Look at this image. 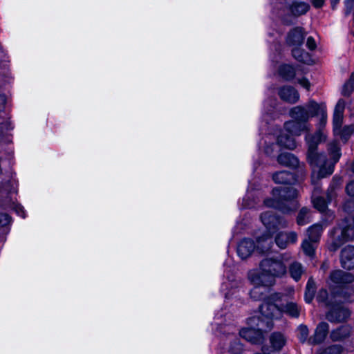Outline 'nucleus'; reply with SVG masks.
<instances>
[{"label":"nucleus","mask_w":354,"mask_h":354,"mask_svg":"<svg viewBox=\"0 0 354 354\" xmlns=\"http://www.w3.org/2000/svg\"><path fill=\"white\" fill-rule=\"evenodd\" d=\"M261 220L267 232L257 239V245L250 239L241 240L237 246V254L241 259L250 257L257 248L261 253L269 252L273 243L272 234L279 229L288 226L287 221L272 212H266L261 215Z\"/></svg>","instance_id":"obj_1"},{"label":"nucleus","mask_w":354,"mask_h":354,"mask_svg":"<svg viewBox=\"0 0 354 354\" xmlns=\"http://www.w3.org/2000/svg\"><path fill=\"white\" fill-rule=\"evenodd\" d=\"M284 255L262 259L258 268L250 270L247 278L250 283L272 287L276 283L277 278H281L287 272L283 262Z\"/></svg>","instance_id":"obj_2"},{"label":"nucleus","mask_w":354,"mask_h":354,"mask_svg":"<svg viewBox=\"0 0 354 354\" xmlns=\"http://www.w3.org/2000/svg\"><path fill=\"white\" fill-rule=\"evenodd\" d=\"M232 317L231 313H224L223 309L214 317L212 326H216V332L220 335L221 354H241L243 351L242 344L235 335L237 329L234 325L226 323Z\"/></svg>","instance_id":"obj_3"},{"label":"nucleus","mask_w":354,"mask_h":354,"mask_svg":"<svg viewBox=\"0 0 354 354\" xmlns=\"http://www.w3.org/2000/svg\"><path fill=\"white\" fill-rule=\"evenodd\" d=\"M353 205V201L344 204L346 217L328 233L327 247L331 252L337 251L343 244L354 238V208L351 209Z\"/></svg>","instance_id":"obj_4"},{"label":"nucleus","mask_w":354,"mask_h":354,"mask_svg":"<svg viewBox=\"0 0 354 354\" xmlns=\"http://www.w3.org/2000/svg\"><path fill=\"white\" fill-rule=\"evenodd\" d=\"M281 296L280 293L274 292L266 298L259 307L261 315L272 322L275 319H281L283 314L293 318L299 317L301 307L296 303L287 302L281 307L276 304L281 299Z\"/></svg>","instance_id":"obj_5"},{"label":"nucleus","mask_w":354,"mask_h":354,"mask_svg":"<svg viewBox=\"0 0 354 354\" xmlns=\"http://www.w3.org/2000/svg\"><path fill=\"white\" fill-rule=\"evenodd\" d=\"M326 124H321V120L317 124V129L315 133H307L305 136V140L308 147L307 160L313 169L312 182L315 183L316 167L319 163L326 161V156L323 153L317 151L319 143L324 142L326 139V134L324 131Z\"/></svg>","instance_id":"obj_6"},{"label":"nucleus","mask_w":354,"mask_h":354,"mask_svg":"<svg viewBox=\"0 0 354 354\" xmlns=\"http://www.w3.org/2000/svg\"><path fill=\"white\" fill-rule=\"evenodd\" d=\"M297 191L292 187L288 186L272 189L274 198H268L264 201L267 207L279 209L283 212L295 210L297 207V203L295 199L297 196Z\"/></svg>","instance_id":"obj_7"},{"label":"nucleus","mask_w":354,"mask_h":354,"mask_svg":"<svg viewBox=\"0 0 354 354\" xmlns=\"http://www.w3.org/2000/svg\"><path fill=\"white\" fill-rule=\"evenodd\" d=\"M252 317L248 319V327L242 328L239 334L241 337L253 344H260L263 339V332L271 330L274 324L261 315Z\"/></svg>","instance_id":"obj_8"},{"label":"nucleus","mask_w":354,"mask_h":354,"mask_svg":"<svg viewBox=\"0 0 354 354\" xmlns=\"http://www.w3.org/2000/svg\"><path fill=\"white\" fill-rule=\"evenodd\" d=\"M309 9L310 5L308 3L296 0H280L273 6V12L286 24L292 23L291 16H301Z\"/></svg>","instance_id":"obj_9"},{"label":"nucleus","mask_w":354,"mask_h":354,"mask_svg":"<svg viewBox=\"0 0 354 354\" xmlns=\"http://www.w3.org/2000/svg\"><path fill=\"white\" fill-rule=\"evenodd\" d=\"M319 116L321 124H326V106L324 104H318L313 100L304 106H297L290 110V116L295 120L308 122L310 118Z\"/></svg>","instance_id":"obj_10"},{"label":"nucleus","mask_w":354,"mask_h":354,"mask_svg":"<svg viewBox=\"0 0 354 354\" xmlns=\"http://www.w3.org/2000/svg\"><path fill=\"white\" fill-rule=\"evenodd\" d=\"M328 150L331 156L332 160H328L326 158L325 162L319 163V165L316 167L315 175L317 179L326 178L331 175L334 171L335 165L341 157L340 147L336 141L329 144Z\"/></svg>","instance_id":"obj_11"},{"label":"nucleus","mask_w":354,"mask_h":354,"mask_svg":"<svg viewBox=\"0 0 354 354\" xmlns=\"http://www.w3.org/2000/svg\"><path fill=\"white\" fill-rule=\"evenodd\" d=\"M234 268L228 266L224 272V279L221 284V291L223 292L226 299L238 292L241 281L234 275Z\"/></svg>","instance_id":"obj_12"},{"label":"nucleus","mask_w":354,"mask_h":354,"mask_svg":"<svg viewBox=\"0 0 354 354\" xmlns=\"http://www.w3.org/2000/svg\"><path fill=\"white\" fill-rule=\"evenodd\" d=\"M353 281L354 277L352 274L338 270L330 274L328 283L335 294H341L335 289H344L346 285L352 283Z\"/></svg>","instance_id":"obj_13"},{"label":"nucleus","mask_w":354,"mask_h":354,"mask_svg":"<svg viewBox=\"0 0 354 354\" xmlns=\"http://www.w3.org/2000/svg\"><path fill=\"white\" fill-rule=\"evenodd\" d=\"M350 315V311L342 304L338 303L331 307L326 317L330 322L338 323L346 321Z\"/></svg>","instance_id":"obj_14"},{"label":"nucleus","mask_w":354,"mask_h":354,"mask_svg":"<svg viewBox=\"0 0 354 354\" xmlns=\"http://www.w3.org/2000/svg\"><path fill=\"white\" fill-rule=\"evenodd\" d=\"M284 129L292 136H299L304 131L308 132L310 125L308 122H301L292 119L285 122Z\"/></svg>","instance_id":"obj_15"},{"label":"nucleus","mask_w":354,"mask_h":354,"mask_svg":"<svg viewBox=\"0 0 354 354\" xmlns=\"http://www.w3.org/2000/svg\"><path fill=\"white\" fill-rule=\"evenodd\" d=\"M345 109V101L342 99L338 100L334 110L333 124V133L337 135L340 132L344 118V111Z\"/></svg>","instance_id":"obj_16"},{"label":"nucleus","mask_w":354,"mask_h":354,"mask_svg":"<svg viewBox=\"0 0 354 354\" xmlns=\"http://www.w3.org/2000/svg\"><path fill=\"white\" fill-rule=\"evenodd\" d=\"M297 241V234L295 232H280L274 238L276 245L280 249H285L290 243H295Z\"/></svg>","instance_id":"obj_17"},{"label":"nucleus","mask_w":354,"mask_h":354,"mask_svg":"<svg viewBox=\"0 0 354 354\" xmlns=\"http://www.w3.org/2000/svg\"><path fill=\"white\" fill-rule=\"evenodd\" d=\"M329 332V325L325 322H320L315 330L314 335L309 339L311 344H319L322 343Z\"/></svg>","instance_id":"obj_18"},{"label":"nucleus","mask_w":354,"mask_h":354,"mask_svg":"<svg viewBox=\"0 0 354 354\" xmlns=\"http://www.w3.org/2000/svg\"><path fill=\"white\" fill-rule=\"evenodd\" d=\"M340 261L342 266L348 270L354 268V247L348 245L341 252Z\"/></svg>","instance_id":"obj_19"},{"label":"nucleus","mask_w":354,"mask_h":354,"mask_svg":"<svg viewBox=\"0 0 354 354\" xmlns=\"http://www.w3.org/2000/svg\"><path fill=\"white\" fill-rule=\"evenodd\" d=\"M278 93L282 100L290 104L296 103L299 99L297 91L290 86L281 87Z\"/></svg>","instance_id":"obj_20"},{"label":"nucleus","mask_w":354,"mask_h":354,"mask_svg":"<svg viewBox=\"0 0 354 354\" xmlns=\"http://www.w3.org/2000/svg\"><path fill=\"white\" fill-rule=\"evenodd\" d=\"M352 328L348 325H342L332 330L329 337L333 342H341L350 337Z\"/></svg>","instance_id":"obj_21"},{"label":"nucleus","mask_w":354,"mask_h":354,"mask_svg":"<svg viewBox=\"0 0 354 354\" xmlns=\"http://www.w3.org/2000/svg\"><path fill=\"white\" fill-rule=\"evenodd\" d=\"M304 38L302 28L297 27L290 31L287 37V43L290 46H301Z\"/></svg>","instance_id":"obj_22"},{"label":"nucleus","mask_w":354,"mask_h":354,"mask_svg":"<svg viewBox=\"0 0 354 354\" xmlns=\"http://www.w3.org/2000/svg\"><path fill=\"white\" fill-rule=\"evenodd\" d=\"M326 226L327 224L324 225L321 223H316L309 227L307 230L306 239L319 243L322 232Z\"/></svg>","instance_id":"obj_23"},{"label":"nucleus","mask_w":354,"mask_h":354,"mask_svg":"<svg viewBox=\"0 0 354 354\" xmlns=\"http://www.w3.org/2000/svg\"><path fill=\"white\" fill-rule=\"evenodd\" d=\"M286 336L280 332H274L270 336V343L274 351H280L286 343Z\"/></svg>","instance_id":"obj_24"},{"label":"nucleus","mask_w":354,"mask_h":354,"mask_svg":"<svg viewBox=\"0 0 354 354\" xmlns=\"http://www.w3.org/2000/svg\"><path fill=\"white\" fill-rule=\"evenodd\" d=\"M278 162L283 166L297 167L299 165L298 158L290 153H282L277 158Z\"/></svg>","instance_id":"obj_25"},{"label":"nucleus","mask_w":354,"mask_h":354,"mask_svg":"<svg viewBox=\"0 0 354 354\" xmlns=\"http://www.w3.org/2000/svg\"><path fill=\"white\" fill-rule=\"evenodd\" d=\"M272 179L277 184H290L295 181L292 174L286 171L274 173L272 176Z\"/></svg>","instance_id":"obj_26"},{"label":"nucleus","mask_w":354,"mask_h":354,"mask_svg":"<svg viewBox=\"0 0 354 354\" xmlns=\"http://www.w3.org/2000/svg\"><path fill=\"white\" fill-rule=\"evenodd\" d=\"M288 271L290 277L295 281H298L305 273L306 270L300 262L293 261L290 264Z\"/></svg>","instance_id":"obj_27"},{"label":"nucleus","mask_w":354,"mask_h":354,"mask_svg":"<svg viewBox=\"0 0 354 354\" xmlns=\"http://www.w3.org/2000/svg\"><path fill=\"white\" fill-rule=\"evenodd\" d=\"M293 136L281 133L277 138V143L281 147L293 150L297 147V143Z\"/></svg>","instance_id":"obj_28"},{"label":"nucleus","mask_w":354,"mask_h":354,"mask_svg":"<svg viewBox=\"0 0 354 354\" xmlns=\"http://www.w3.org/2000/svg\"><path fill=\"white\" fill-rule=\"evenodd\" d=\"M317 245L318 243H314L311 240L306 238L304 240H303L301 247L305 255L310 258H313Z\"/></svg>","instance_id":"obj_29"},{"label":"nucleus","mask_w":354,"mask_h":354,"mask_svg":"<svg viewBox=\"0 0 354 354\" xmlns=\"http://www.w3.org/2000/svg\"><path fill=\"white\" fill-rule=\"evenodd\" d=\"M342 184V178L340 177L334 176L332 182L327 191V197L328 201H330L335 196V189L340 187Z\"/></svg>","instance_id":"obj_30"},{"label":"nucleus","mask_w":354,"mask_h":354,"mask_svg":"<svg viewBox=\"0 0 354 354\" xmlns=\"http://www.w3.org/2000/svg\"><path fill=\"white\" fill-rule=\"evenodd\" d=\"M299 46H295V48L292 49L293 57L299 62L308 64L310 61L309 54L304 52Z\"/></svg>","instance_id":"obj_31"},{"label":"nucleus","mask_w":354,"mask_h":354,"mask_svg":"<svg viewBox=\"0 0 354 354\" xmlns=\"http://www.w3.org/2000/svg\"><path fill=\"white\" fill-rule=\"evenodd\" d=\"M279 75L283 78L288 80L293 78L295 75V68L288 64L281 65L279 69Z\"/></svg>","instance_id":"obj_32"},{"label":"nucleus","mask_w":354,"mask_h":354,"mask_svg":"<svg viewBox=\"0 0 354 354\" xmlns=\"http://www.w3.org/2000/svg\"><path fill=\"white\" fill-rule=\"evenodd\" d=\"M316 192L313 194L312 201L315 208L324 213L327 211V202L322 196H315Z\"/></svg>","instance_id":"obj_33"},{"label":"nucleus","mask_w":354,"mask_h":354,"mask_svg":"<svg viewBox=\"0 0 354 354\" xmlns=\"http://www.w3.org/2000/svg\"><path fill=\"white\" fill-rule=\"evenodd\" d=\"M254 286V288L251 289L250 291V296L252 299L254 300H261L264 299L263 292L262 291V288H268L264 285L256 284L253 283H250Z\"/></svg>","instance_id":"obj_34"},{"label":"nucleus","mask_w":354,"mask_h":354,"mask_svg":"<svg viewBox=\"0 0 354 354\" xmlns=\"http://www.w3.org/2000/svg\"><path fill=\"white\" fill-rule=\"evenodd\" d=\"M354 90V71L351 73L350 78L343 86L342 94L344 96H349Z\"/></svg>","instance_id":"obj_35"},{"label":"nucleus","mask_w":354,"mask_h":354,"mask_svg":"<svg viewBox=\"0 0 354 354\" xmlns=\"http://www.w3.org/2000/svg\"><path fill=\"white\" fill-rule=\"evenodd\" d=\"M310 221L309 209L306 207L301 208L297 218V224L299 225H304Z\"/></svg>","instance_id":"obj_36"},{"label":"nucleus","mask_w":354,"mask_h":354,"mask_svg":"<svg viewBox=\"0 0 354 354\" xmlns=\"http://www.w3.org/2000/svg\"><path fill=\"white\" fill-rule=\"evenodd\" d=\"M2 189L8 193H16L17 192V183L15 178L12 176L8 182L3 183Z\"/></svg>","instance_id":"obj_37"},{"label":"nucleus","mask_w":354,"mask_h":354,"mask_svg":"<svg viewBox=\"0 0 354 354\" xmlns=\"http://www.w3.org/2000/svg\"><path fill=\"white\" fill-rule=\"evenodd\" d=\"M354 133V126L349 125L345 126L343 128H340V132L338 133L336 136H339L340 138L346 142L350 136Z\"/></svg>","instance_id":"obj_38"},{"label":"nucleus","mask_w":354,"mask_h":354,"mask_svg":"<svg viewBox=\"0 0 354 354\" xmlns=\"http://www.w3.org/2000/svg\"><path fill=\"white\" fill-rule=\"evenodd\" d=\"M297 330H298V335H297L298 339H299V341L301 342H302V343L305 342L307 340L308 335H309V330H308V327L306 325L301 324L298 327Z\"/></svg>","instance_id":"obj_39"},{"label":"nucleus","mask_w":354,"mask_h":354,"mask_svg":"<svg viewBox=\"0 0 354 354\" xmlns=\"http://www.w3.org/2000/svg\"><path fill=\"white\" fill-rule=\"evenodd\" d=\"M343 351V348L340 345L335 344L325 348L322 352L323 354H340Z\"/></svg>","instance_id":"obj_40"},{"label":"nucleus","mask_w":354,"mask_h":354,"mask_svg":"<svg viewBox=\"0 0 354 354\" xmlns=\"http://www.w3.org/2000/svg\"><path fill=\"white\" fill-rule=\"evenodd\" d=\"M253 194L248 191L245 196L243 198L242 201V207L243 208H252L254 206L255 202L252 200H250V197L252 196Z\"/></svg>","instance_id":"obj_41"},{"label":"nucleus","mask_w":354,"mask_h":354,"mask_svg":"<svg viewBox=\"0 0 354 354\" xmlns=\"http://www.w3.org/2000/svg\"><path fill=\"white\" fill-rule=\"evenodd\" d=\"M9 208L14 209L17 215L22 218L26 217V213L24 207H22L20 204L15 203L12 202L10 204Z\"/></svg>","instance_id":"obj_42"},{"label":"nucleus","mask_w":354,"mask_h":354,"mask_svg":"<svg viewBox=\"0 0 354 354\" xmlns=\"http://www.w3.org/2000/svg\"><path fill=\"white\" fill-rule=\"evenodd\" d=\"M328 292H327L326 290H325V289L320 290L317 296V301L319 302L325 303L326 305H327V306H330V303L328 301Z\"/></svg>","instance_id":"obj_43"},{"label":"nucleus","mask_w":354,"mask_h":354,"mask_svg":"<svg viewBox=\"0 0 354 354\" xmlns=\"http://www.w3.org/2000/svg\"><path fill=\"white\" fill-rule=\"evenodd\" d=\"M11 223V217L6 213H0V228L7 227Z\"/></svg>","instance_id":"obj_44"},{"label":"nucleus","mask_w":354,"mask_h":354,"mask_svg":"<svg viewBox=\"0 0 354 354\" xmlns=\"http://www.w3.org/2000/svg\"><path fill=\"white\" fill-rule=\"evenodd\" d=\"M315 283L312 278H310L307 282L306 290L308 291V293H315Z\"/></svg>","instance_id":"obj_45"},{"label":"nucleus","mask_w":354,"mask_h":354,"mask_svg":"<svg viewBox=\"0 0 354 354\" xmlns=\"http://www.w3.org/2000/svg\"><path fill=\"white\" fill-rule=\"evenodd\" d=\"M275 100H266L263 103V108H264V111L266 112V114H269L270 111H271V109H268V111H266V109H267V106H270L271 109H274V106H275Z\"/></svg>","instance_id":"obj_46"},{"label":"nucleus","mask_w":354,"mask_h":354,"mask_svg":"<svg viewBox=\"0 0 354 354\" xmlns=\"http://www.w3.org/2000/svg\"><path fill=\"white\" fill-rule=\"evenodd\" d=\"M346 192L348 195L354 197V181H351L347 184L346 187Z\"/></svg>","instance_id":"obj_47"},{"label":"nucleus","mask_w":354,"mask_h":354,"mask_svg":"<svg viewBox=\"0 0 354 354\" xmlns=\"http://www.w3.org/2000/svg\"><path fill=\"white\" fill-rule=\"evenodd\" d=\"M306 46L310 50H314L316 48L315 41L312 37H308Z\"/></svg>","instance_id":"obj_48"},{"label":"nucleus","mask_w":354,"mask_h":354,"mask_svg":"<svg viewBox=\"0 0 354 354\" xmlns=\"http://www.w3.org/2000/svg\"><path fill=\"white\" fill-rule=\"evenodd\" d=\"M298 82L301 86L305 88L306 90L310 89V84L307 79H306V78L299 79V80H298Z\"/></svg>","instance_id":"obj_49"},{"label":"nucleus","mask_w":354,"mask_h":354,"mask_svg":"<svg viewBox=\"0 0 354 354\" xmlns=\"http://www.w3.org/2000/svg\"><path fill=\"white\" fill-rule=\"evenodd\" d=\"M6 101V96L5 95H0V112L5 109Z\"/></svg>","instance_id":"obj_50"},{"label":"nucleus","mask_w":354,"mask_h":354,"mask_svg":"<svg viewBox=\"0 0 354 354\" xmlns=\"http://www.w3.org/2000/svg\"><path fill=\"white\" fill-rule=\"evenodd\" d=\"M325 0H312L313 6L316 8H322L324 4Z\"/></svg>","instance_id":"obj_51"},{"label":"nucleus","mask_w":354,"mask_h":354,"mask_svg":"<svg viewBox=\"0 0 354 354\" xmlns=\"http://www.w3.org/2000/svg\"><path fill=\"white\" fill-rule=\"evenodd\" d=\"M276 147V145L272 144L270 146H267L265 147V153L268 155H271L273 152L274 148Z\"/></svg>","instance_id":"obj_52"},{"label":"nucleus","mask_w":354,"mask_h":354,"mask_svg":"<svg viewBox=\"0 0 354 354\" xmlns=\"http://www.w3.org/2000/svg\"><path fill=\"white\" fill-rule=\"evenodd\" d=\"M315 293H310L308 294V291L306 290L305 292V301L307 303H310L314 297Z\"/></svg>","instance_id":"obj_53"},{"label":"nucleus","mask_w":354,"mask_h":354,"mask_svg":"<svg viewBox=\"0 0 354 354\" xmlns=\"http://www.w3.org/2000/svg\"><path fill=\"white\" fill-rule=\"evenodd\" d=\"M345 3L347 7L351 8L354 5V0H345Z\"/></svg>","instance_id":"obj_54"},{"label":"nucleus","mask_w":354,"mask_h":354,"mask_svg":"<svg viewBox=\"0 0 354 354\" xmlns=\"http://www.w3.org/2000/svg\"><path fill=\"white\" fill-rule=\"evenodd\" d=\"M339 0H330V3L333 9H335L336 6L339 3Z\"/></svg>","instance_id":"obj_55"},{"label":"nucleus","mask_w":354,"mask_h":354,"mask_svg":"<svg viewBox=\"0 0 354 354\" xmlns=\"http://www.w3.org/2000/svg\"><path fill=\"white\" fill-rule=\"evenodd\" d=\"M327 214H328V216L331 218V219H333L334 218L333 212H330L328 211L327 212Z\"/></svg>","instance_id":"obj_56"},{"label":"nucleus","mask_w":354,"mask_h":354,"mask_svg":"<svg viewBox=\"0 0 354 354\" xmlns=\"http://www.w3.org/2000/svg\"><path fill=\"white\" fill-rule=\"evenodd\" d=\"M228 301H225V306H227L228 305Z\"/></svg>","instance_id":"obj_57"},{"label":"nucleus","mask_w":354,"mask_h":354,"mask_svg":"<svg viewBox=\"0 0 354 354\" xmlns=\"http://www.w3.org/2000/svg\"><path fill=\"white\" fill-rule=\"evenodd\" d=\"M319 354H323L322 352H321Z\"/></svg>","instance_id":"obj_58"}]
</instances>
